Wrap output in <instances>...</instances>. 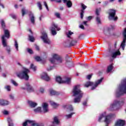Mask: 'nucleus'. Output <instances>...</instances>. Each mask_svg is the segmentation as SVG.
Masks as SVG:
<instances>
[{
  "mask_svg": "<svg viewBox=\"0 0 126 126\" xmlns=\"http://www.w3.org/2000/svg\"><path fill=\"white\" fill-rule=\"evenodd\" d=\"M42 107L43 112L44 113H47V112H48L49 109H48V103H44L42 104Z\"/></svg>",
  "mask_w": 126,
  "mask_h": 126,
  "instance_id": "5701e85b",
  "label": "nucleus"
},
{
  "mask_svg": "<svg viewBox=\"0 0 126 126\" xmlns=\"http://www.w3.org/2000/svg\"><path fill=\"white\" fill-rule=\"evenodd\" d=\"M4 35H2L1 37L2 44L3 45V47H6V51H7V53L8 54H10V52H11V49H10V47L7 45V41L5 39V37L6 38H7V39H8V38H9V31H8V30H4Z\"/></svg>",
  "mask_w": 126,
  "mask_h": 126,
  "instance_id": "7ed1b4c3",
  "label": "nucleus"
},
{
  "mask_svg": "<svg viewBox=\"0 0 126 126\" xmlns=\"http://www.w3.org/2000/svg\"><path fill=\"white\" fill-rule=\"evenodd\" d=\"M41 78L42 79H43V80H45V81H49V80L51 79L50 77L48 75V74L46 72H42L41 75Z\"/></svg>",
  "mask_w": 126,
  "mask_h": 126,
  "instance_id": "ddd939ff",
  "label": "nucleus"
},
{
  "mask_svg": "<svg viewBox=\"0 0 126 126\" xmlns=\"http://www.w3.org/2000/svg\"><path fill=\"white\" fill-rule=\"evenodd\" d=\"M100 10H101V9L99 8V9H96V15H99V13L100 12Z\"/></svg>",
  "mask_w": 126,
  "mask_h": 126,
  "instance_id": "de8ad7c7",
  "label": "nucleus"
},
{
  "mask_svg": "<svg viewBox=\"0 0 126 126\" xmlns=\"http://www.w3.org/2000/svg\"><path fill=\"white\" fill-rule=\"evenodd\" d=\"M63 109H67V110H69L70 112L73 111V107H72V106L67 105V104H64L63 105Z\"/></svg>",
  "mask_w": 126,
  "mask_h": 126,
  "instance_id": "6ab92c4d",
  "label": "nucleus"
},
{
  "mask_svg": "<svg viewBox=\"0 0 126 126\" xmlns=\"http://www.w3.org/2000/svg\"><path fill=\"white\" fill-rule=\"evenodd\" d=\"M63 1L64 3H66V5L67 7H71L72 6V2L70 0H63Z\"/></svg>",
  "mask_w": 126,
  "mask_h": 126,
  "instance_id": "393cba45",
  "label": "nucleus"
},
{
  "mask_svg": "<svg viewBox=\"0 0 126 126\" xmlns=\"http://www.w3.org/2000/svg\"><path fill=\"white\" fill-rule=\"evenodd\" d=\"M92 77V75H88L87 76V79H90Z\"/></svg>",
  "mask_w": 126,
  "mask_h": 126,
  "instance_id": "6e6d98bb",
  "label": "nucleus"
},
{
  "mask_svg": "<svg viewBox=\"0 0 126 126\" xmlns=\"http://www.w3.org/2000/svg\"><path fill=\"white\" fill-rule=\"evenodd\" d=\"M26 86L27 87V90L28 92H34V89L33 87L30 85V84L29 83L26 84Z\"/></svg>",
  "mask_w": 126,
  "mask_h": 126,
  "instance_id": "a211bd4d",
  "label": "nucleus"
},
{
  "mask_svg": "<svg viewBox=\"0 0 126 126\" xmlns=\"http://www.w3.org/2000/svg\"><path fill=\"white\" fill-rule=\"evenodd\" d=\"M102 81H103V78H101L100 79L97 80V82H95V84H94L92 82L89 81L86 82L84 84V86L85 87H89V86H92V90H94V89H95L96 87H97V86H98V85H99V84H100V83L102 82Z\"/></svg>",
  "mask_w": 126,
  "mask_h": 126,
  "instance_id": "6e6552de",
  "label": "nucleus"
},
{
  "mask_svg": "<svg viewBox=\"0 0 126 126\" xmlns=\"http://www.w3.org/2000/svg\"><path fill=\"white\" fill-rule=\"evenodd\" d=\"M28 103L31 108H35L37 105L36 102H33L31 100H29Z\"/></svg>",
  "mask_w": 126,
  "mask_h": 126,
  "instance_id": "4be33fe9",
  "label": "nucleus"
},
{
  "mask_svg": "<svg viewBox=\"0 0 126 126\" xmlns=\"http://www.w3.org/2000/svg\"><path fill=\"white\" fill-rule=\"evenodd\" d=\"M44 4L47 10H49V7H48V4H47V2L46 1L44 2Z\"/></svg>",
  "mask_w": 126,
  "mask_h": 126,
  "instance_id": "09e8293b",
  "label": "nucleus"
},
{
  "mask_svg": "<svg viewBox=\"0 0 126 126\" xmlns=\"http://www.w3.org/2000/svg\"><path fill=\"white\" fill-rule=\"evenodd\" d=\"M96 21L97 24H101V19H100V17H99V16H97L96 17Z\"/></svg>",
  "mask_w": 126,
  "mask_h": 126,
  "instance_id": "c9c22d12",
  "label": "nucleus"
},
{
  "mask_svg": "<svg viewBox=\"0 0 126 126\" xmlns=\"http://www.w3.org/2000/svg\"><path fill=\"white\" fill-rule=\"evenodd\" d=\"M50 30L52 35H57V32H56V30L60 31V30H61V28L58 27V25H56L54 23H52L50 28Z\"/></svg>",
  "mask_w": 126,
  "mask_h": 126,
  "instance_id": "9b49d317",
  "label": "nucleus"
},
{
  "mask_svg": "<svg viewBox=\"0 0 126 126\" xmlns=\"http://www.w3.org/2000/svg\"><path fill=\"white\" fill-rule=\"evenodd\" d=\"M86 104H87V102L86 101H85L83 103V105L84 106H86Z\"/></svg>",
  "mask_w": 126,
  "mask_h": 126,
  "instance_id": "e2e57ef3",
  "label": "nucleus"
},
{
  "mask_svg": "<svg viewBox=\"0 0 126 126\" xmlns=\"http://www.w3.org/2000/svg\"><path fill=\"white\" fill-rule=\"evenodd\" d=\"M80 28H81V29H84V26L82 25H80L79 26Z\"/></svg>",
  "mask_w": 126,
  "mask_h": 126,
  "instance_id": "052dcab7",
  "label": "nucleus"
},
{
  "mask_svg": "<svg viewBox=\"0 0 126 126\" xmlns=\"http://www.w3.org/2000/svg\"><path fill=\"white\" fill-rule=\"evenodd\" d=\"M2 113H3V115H8V111H7L6 110H3L2 111Z\"/></svg>",
  "mask_w": 126,
  "mask_h": 126,
  "instance_id": "8fccbe9b",
  "label": "nucleus"
},
{
  "mask_svg": "<svg viewBox=\"0 0 126 126\" xmlns=\"http://www.w3.org/2000/svg\"><path fill=\"white\" fill-rule=\"evenodd\" d=\"M9 104V102L7 100L0 99V105L1 106H6V105H8Z\"/></svg>",
  "mask_w": 126,
  "mask_h": 126,
  "instance_id": "aec40b11",
  "label": "nucleus"
},
{
  "mask_svg": "<svg viewBox=\"0 0 126 126\" xmlns=\"http://www.w3.org/2000/svg\"><path fill=\"white\" fill-rule=\"evenodd\" d=\"M0 23L2 28L4 29L5 28V23H4V21H3V20H1Z\"/></svg>",
  "mask_w": 126,
  "mask_h": 126,
  "instance_id": "f704fd0d",
  "label": "nucleus"
},
{
  "mask_svg": "<svg viewBox=\"0 0 126 126\" xmlns=\"http://www.w3.org/2000/svg\"><path fill=\"white\" fill-rule=\"evenodd\" d=\"M35 60L36 61V62H41V61H42V59H41V58L39 56H36L34 58Z\"/></svg>",
  "mask_w": 126,
  "mask_h": 126,
  "instance_id": "ea45409f",
  "label": "nucleus"
},
{
  "mask_svg": "<svg viewBox=\"0 0 126 126\" xmlns=\"http://www.w3.org/2000/svg\"><path fill=\"white\" fill-rule=\"evenodd\" d=\"M60 124V120H59V117L55 116L54 117L53 125L55 126Z\"/></svg>",
  "mask_w": 126,
  "mask_h": 126,
  "instance_id": "412c9836",
  "label": "nucleus"
},
{
  "mask_svg": "<svg viewBox=\"0 0 126 126\" xmlns=\"http://www.w3.org/2000/svg\"><path fill=\"white\" fill-rule=\"evenodd\" d=\"M72 115H74V113H71V114H70L69 115H66L65 116L66 119H70V118H71L72 117Z\"/></svg>",
  "mask_w": 126,
  "mask_h": 126,
  "instance_id": "72a5a7b5",
  "label": "nucleus"
},
{
  "mask_svg": "<svg viewBox=\"0 0 126 126\" xmlns=\"http://www.w3.org/2000/svg\"><path fill=\"white\" fill-rule=\"evenodd\" d=\"M115 0H109L110 2H113Z\"/></svg>",
  "mask_w": 126,
  "mask_h": 126,
  "instance_id": "338daca9",
  "label": "nucleus"
},
{
  "mask_svg": "<svg viewBox=\"0 0 126 126\" xmlns=\"http://www.w3.org/2000/svg\"><path fill=\"white\" fill-rule=\"evenodd\" d=\"M30 18L32 24H35V17H34V15L33 13H30Z\"/></svg>",
  "mask_w": 126,
  "mask_h": 126,
  "instance_id": "b1692460",
  "label": "nucleus"
},
{
  "mask_svg": "<svg viewBox=\"0 0 126 126\" xmlns=\"http://www.w3.org/2000/svg\"><path fill=\"white\" fill-rule=\"evenodd\" d=\"M2 76H3V77H5L6 75L5 74H3Z\"/></svg>",
  "mask_w": 126,
  "mask_h": 126,
  "instance_id": "69168bd1",
  "label": "nucleus"
},
{
  "mask_svg": "<svg viewBox=\"0 0 126 126\" xmlns=\"http://www.w3.org/2000/svg\"><path fill=\"white\" fill-rule=\"evenodd\" d=\"M21 89H22V90H26V89L27 90V87H26V84H25V86H23L21 88Z\"/></svg>",
  "mask_w": 126,
  "mask_h": 126,
  "instance_id": "864d4df0",
  "label": "nucleus"
},
{
  "mask_svg": "<svg viewBox=\"0 0 126 126\" xmlns=\"http://www.w3.org/2000/svg\"><path fill=\"white\" fill-rule=\"evenodd\" d=\"M73 96L75 98L74 99V103H80L81 101V98L83 96V93L80 90V87L79 85H77L74 87L72 91Z\"/></svg>",
  "mask_w": 126,
  "mask_h": 126,
  "instance_id": "f257e3e1",
  "label": "nucleus"
},
{
  "mask_svg": "<svg viewBox=\"0 0 126 126\" xmlns=\"http://www.w3.org/2000/svg\"><path fill=\"white\" fill-rule=\"evenodd\" d=\"M67 44L70 45V46H74L77 43L76 40H73L72 38H69V39H67L66 41Z\"/></svg>",
  "mask_w": 126,
  "mask_h": 126,
  "instance_id": "dca6fc26",
  "label": "nucleus"
},
{
  "mask_svg": "<svg viewBox=\"0 0 126 126\" xmlns=\"http://www.w3.org/2000/svg\"><path fill=\"white\" fill-rule=\"evenodd\" d=\"M15 8H17L18 7H17V5H15Z\"/></svg>",
  "mask_w": 126,
  "mask_h": 126,
  "instance_id": "774afa93",
  "label": "nucleus"
},
{
  "mask_svg": "<svg viewBox=\"0 0 126 126\" xmlns=\"http://www.w3.org/2000/svg\"><path fill=\"white\" fill-rule=\"evenodd\" d=\"M124 94H126V79L122 81L121 84L119 85L118 89L116 90L115 95L117 98H119Z\"/></svg>",
  "mask_w": 126,
  "mask_h": 126,
  "instance_id": "f03ea898",
  "label": "nucleus"
},
{
  "mask_svg": "<svg viewBox=\"0 0 126 126\" xmlns=\"http://www.w3.org/2000/svg\"><path fill=\"white\" fill-rule=\"evenodd\" d=\"M52 58L49 59L51 63L59 64V63H63V58H62L59 54H53L52 55Z\"/></svg>",
  "mask_w": 126,
  "mask_h": 126,
  "instance_id": "423d86ee",
  "label": "nucleus"
},
{
  "mask_svg": "<svg viewBox=\"0 0 126 126\" xmlns=\"http://www.w3.org/2000/svg\"><path fill=\"white\" fill-rule=\"evenodd\" d=\"M41 39L43 40L44 43H45V44H51V41L48 38V35H47V33L45 32H42Z\"/></svg>",
  "mask_w": 126,
  "mask_h": 126,
  "instance_id": "f8f14e48",
  "label": "nucleus"
},
{
  "mask_svg": "<svg viewBox=\"0 0 126 126\" xmlns=\"http://www.w3.org/2000/svg\"><path fill=\"white\" fill-rule=\"evenodd\" d=\"M31 68L32 69L33 71H36V66H34V64L32 63L31 64Z\"/></svg>",
  "mask_w": 126,
  "mask_h": 126,
  "instance_id": "a19ab883",
  "label": "nucleus"
},
{
  "mask_svg": "<svg viewBox=\"0 0 126 126\" xmlns=\"http://www.w3.org/2000/svg\"><path fill=\"white\" fill-rule=\"evenodd\" d=\"M88 21H84L83 22V24H84L86 26H88V25H87V23H88Z\"/></svg>",
  "mask_w": 126,
  "mask_h": 126,
  "instance_id": "bf43d9fd",
  "label": "nucleus"
},
{
  "mask_svg": "<svg viewBox=\"0 0 126 126\" xmlns=\"http://www.w3.org/2000/svg\"><path fill=\"white\" fill-rule=\"evenodd\" d=\"M87 20H91L92 19V16H90L87 17Z\"/></svg>",
  "mask_w": 126,
  "mask_h": 126,
  "instance_id": "13d9d810",
  "label": "nucleus"
},
{
  "mask_svg": "<svg viewBox=\"0 0 126 126\" xmlns=\"http://www.w3.org/2000/svg\"><path fill=\"white\" fill-rule=\"evenodd\" d=\"M39 91L40 92H41V93H44V91H45V89H44L43 88H40Z\"/></svg>",
  "mask_w": 126,
  "mask_h": 126,
  "instance_id": "3c124183",
  "label": "nucleus"
},
{
  "mask_svg": "<svg viewBox=\"0 0 126 126\" xmlns=\"http://www.w3.org/2000/svg\"><path fill=\"white\" fill-rule=\"evenodd\" d=\"M35 113H41L42 112L41 107H37L36 109H34Z\"/></svg>",
  "mask_w": 126,
  "mask_h": 126,
  "instance_id": "2f4dec72",
  "label": "nucleus"
},
{
  "mask_svg": "<svg viewBox=\"0 0 126 126\" xmlns=\"http://www.w3.org/2000/svg\"><path fill=\"white\" fill-rule=\"evenodd\" d=\"M125 125H126V121L125 120L119 119L115 123V126H125Z\"/></svg>",
  "mask_w": 126,
  "mask_h": 126,
  "instance_id": "4468645a",
  "label": "nucleus"
},
{
  "mask_svg": "<svg viewBox=\"0 0 126 126\" xmlns=\"http://www.w3.org/2000/svg\"><path fill=\"white\" fill-rule=\"evenodd\" d=\"M50 105L53 106L54 108H57L59 106V104L54 102V101H50Z\"/></svg>",
  "mask_w": 126,
  "mask_h": 126,
  "instance_id": "c85d7f7f",
  "label": "nucleus"
},
{
  "mask_svg": "<svg viewBox=\"0 0 126 126\" xmlns=\"http://www.w3.org/2000/svg\"><path fill=\"white\" fill-rule=\"evenodd\" d=\"M56 80L57 82L60 84L62 83H66V84H69V83H70L71 79L70 78L65 77L64 78L63 80H62L61 77L58 76L56 77Z\"/></svg>",
  "mask_w": 126,
  "mask_h": 126,
  "instance_id": "1a4fd4ad",
  "label": "nucleus"
},
{
  "mask_svg": "<svg viewBox=\"0 0 126 126\" xmlns=\"http://www.w3.org/2000/svg\"><path fill=\"white\" fill-rule=\"evenodd\" d=\"M50 95H51V96L53 95H59V93H58V92H56V91H54L53 90H50Z\"/></svg>",
  "mask_w": 126,
  "mask_h": 126,
  "instance_id": "bb28decb",
  "label": "nucleus"
},
{
  "mask_svg": "<svg viewBox=\"0 0 126 126\" xmlns=\"http://www.w3.org/2000/svg\"><path fill=\"white\" fill-rule=\"evenodd\" d=\"M10 16L13 18V19H16V16L14 14H11Z\"/></svg>",
  "mask_w": 126,
  "mask_h": 126,
  "instance_id": "603ef678",
  "label": "nucleus"
},
{
  "mask_svg": "<svg viewBox=\"0 0 126 126\" xmlns=\"http://www.w3.org/2000/svg\"><path fill=\"white\" fill-rule=\"evenodd\" d=\"M14 47L15 48L16 51L17 52H18V51H19V49H18V42H17V41H16V40H15Z\"/></svg>",
  "mask_w": 126,
  "mask_h": 126,
  "instance_id": "c756f323",
  "label": "nucleus"
},
{
  "mask_svg": "<svg viewBox=\"0 0 126 126\" xmlns=\"http://www.w3.org/2000/svg\"><path fill=\"white\" fill-rule=\"evenodd\" d=\"M113 69V64L109 65L107 67V72H110Z\"/></svg>",
  "mask_w": 126,
  "mask_h": 126,
  "instance_id": "473e14b6",
  "label": "nucleus"
},
{
  "mask_svg": "<svg viewBox=\"0 0 126 126\" xmlns=\"http://www.w3.org/2000/svg\"><path fill=\"white\" fill-rule=\"evenodd\" d=\"M5 89L7 90V91H11V87L10 86H6L4 87Z\"/></svg>",
  "mask_w": 126,
  "mask_h": 126,
  "instance_id": "58836bf2",
  "label": "nucleus"
},
{
  "mask_svg": "<svg viewBox=\"0 0 126 126\" xmlns=\"http://www.w3.org/2000/svg\"><path fill=\"white\" fill-rule=\"evenodd\" d=\"M125 104V99H121L120 101L118 100H115L113 103L110 105V110L115 111V110H118L121 108V107L124 106Z\"/></svg>",
  "mask_w": 126,
  "mask_h": 126,
  "instance_id": "20e7f679",
  "label": "nucleus"
},
{
  "mask_svg": "<svg viewBox=\"0 0 126 126\" xmlns=\"http://www.w3.org/2000/svg\"><path fill=\"white\" fill-rule=\"evenodd\" d=\"M11 82L13 84V85H14L15 86H18V84H17V83H16V82H15V81H14L13 80H12Z\"/></svg>",
  "mask_w": 126,
  "mask_h": 126,
  "instance_id": "79ce46f5",
  "label": "nucleus"
},
{
  "mask_svg": "<svg viewBox=\"0 0 126 126\" xmlns=\"http://www.w3.org/2000/svg\"><path fill=\"white\" fill-rule=\"evenodd\" d=\"M9 98L10 99H11V100H14V95L12 94H10Z\"/></svg>",
  "mask_w": 126,
  "mask_h": 126,
  "instance_id": "c03bdc74",
  "label": "nucleus"
},
{
  "mask_svg": "<svg viewBox=\"0 0 126 126\" xmlns=\"http://www.w3.org/2000/svg\"><path fill=\"white\" fill-rule=\"evenodd\" d=\"M55 16L58 18H61V14H60V13H55Z\"/></svg>",
  "mask_w": 126,
  "mask_h": 126,
  "instance_id": "a18cd8bd",
  "label": "nucleus"
},
{
  "mask_svg": "<svg viewBox=\"0 0 126 126\" xmlns=\"http://www.w3.org/2000/svg\"><path fill=\"white\" fill-rule=\"evenodd\" d=\"M56 2H62V0H55Z\"/></svg>",
  "mask_w": 126,
  "mask_h": 126,
  "instance_id": "680f3d73",
  "label": "nucleus"
},
{
  "mask_svg": "<svg viewBox=\"0 0 126 126\" xmlns=\"http://www.w3.org/2000/svg\"><path fill=\"white\" fill-rule=\"evenodd\" d=\"M120 55H121V52L119 51H117L114 53H113L111 57L112 58H115L117 57V56H120Z\"/></svg>",
  "mask_w": 126,
  "mask_h": 126,
  "instance_id": "a878e982",
  "label": "nucleus"
},
{
  "mask_svg": "<svg viewBox=\"0 0 126 126\" xmlns=\"http://www.w3.org/2000/svg\"><path fill=\"white\" fill-rule=\"evenodd\" d=\"M123 40L121 43V46H126V28L124 29L123 32Z\"/></svg>",
  "mask_w": 126,
  "mask_h": 126,
  "instance_id": "2eb2a0df",
  "label": "nucleus"
},
{
  "mask_svg": "<svg viewBox=\"0 0 126 126\" xmlns=\"http://www.w3.org/2000/svg\"><path fill=\"white\" fill-rule=\"evenodd\" d=\"M72 34H73V32H72L70 31H69L68 32L66 33V35L67 37L68 38V40H69V38H71L70 37V36H71Z\"/></svg>",
  "mask_w": 126,
  "mask_h": 126,
  "instance_id": "cd10ccee",
  "label": "nucleus"
},
{
  "mask_svg": "<svg viewBox=\"0 0 126 126\" xmlns=\"http://www.w3.org/2000/svg\"><path fill=\"white\" fill-rule=\"evenodd\" d=\"M42 17H43V15H41L40 17H39V20H40V21H41V20H42Z\"/></svg>",
  "mask_w": 126,
  "mask_h": 126,
  "instance_id": "0e129e2a",
  "label": "nucleus"
},
{
  "mask_svg": "<svg viewBox=\"0 0 126 126\" xmlns=\"http://www.w3.org/2000/svg\"><path fill=\"white\" fill-rule=\"evenodd\" d=\"M7 121L9 124V126H13V123H12V120H11V118H8Z\"/></svg>",
  "mask_w": 126,
  "mask_h": 126,
  "instance_id": "7c9ffc66",
  "label": "nucleus"
},
{
  "mask_svg": "<svg viewBox=\"0 0 126 126\" xmlns=\"http://www.w3.org/2000/svg\"><path fill=\"white\" fill-rule=\"evenodd\" d=\"M29 40L31 42H34L35 41V38L33 36L29 35Z\"/></svg>",
  "mask_w": 126,
  "mask_h": 126,
  "instance_id": "e433bc0d",
  "label": "nucleus"
},
{
  "mask_svg": "<svg viewBox=\"0 0 126 126\" xmlns=\"http://www.w3.org/2000/svg\"><path fill=\"white\" fill-rule=\"evenodd\" d=\"M112 117L113 115L109 114L107 115L106 112H104L99 116L98 118V122H102V121H103V119L104 118V122L107 124L106 126H108V124H110V123H111V121H112Z\"/></svg>",
  "mask_w": 126,
  "mask_h": 126,
  "instance_id": "0eeeda50",
  "label": "nucleus"
},
{
  "mask_svg": "<svg viewBox=\"0 0 126 126\" xmlns=\"http://www.w3.org/2000/svg\"><path fill=\"white\" fill-rule=\"evenodd\" d=\"M37 6L39 8V10H42V4L41 3V2H37Z\"/></svg>",
  "mask_w": 126,
  "mask_h": 126,
  "instance_id": "4c0bfd02",
  "label": "nucleus"
},
{
  "mask_svg": "<svg viewBox=\"0 0 126 126\" xmlns=\"http://www.w3.org/2000/svg\"><path fill=\"white\" fill-rule=\"evenodd\" d=\"M81 5L82 9L81 10L80 17L81 19H82L83 18V16L84 14V9H86V8H87V6H86V5H85L83 3H81Z\"/></svg>",
  "mask_w": 126,
  "mask_h": 126,
  "instance_id": "f3484780",
  "label": "nucleus"
},
{
  "mask_svg": "<svg viewBox=\"0 0 126 126\" xmlns=\"http://www.w3.org/2000/svg\"><path fill=\"white\" fill-rule=\"evenodd\" d=\"M35 49L37 51L40 50V47H39V46L37 45H35Z\"/></svg>",
  "mask_w": 126,
  "mask_h": 126,
  "instance_id": "4d7b16f0",
  "label": "nucleus"
},
{
  "mask_svg": "<svg viewBox=\"0 0 126 126\" xmlns=\"http://www.w3.org/2000/svg\"><path fill=\"white\" fill-rule=\"evenodd\" d=\"M53 68H54V67L53 66H50L49 67L47 68V70L48 71H50V70H52V69H53Z\"/></svg>",
  "mask_w": 126,
  "mask_h": 126,
  "instance_id": "5fc2aeb1",
  "label": "nucleus"
},
{
  "mask_svg": "<svg viewBox=\"0 0 126 126\" xmlns=\"http://www.w3.org/2000/svg\"><path fill=\"white\" fill-rule=\"evenodd\" d=\"M22 16H24L25 15V8H23L22 9Z\"/></svg>",
  "mask_w": 126,
  "mask_h": 126,
  "instance_id": "49530a36",
  "label": "nucleus"
},
{
  "mask_svg": "<svg viewBox=\"0 0 126 126\" xmlns=\"http://www.w3.org/2000/svg\"><path fill=\"white\" fill-rule=\"evenodd\" d=\"M27 51L29 53V54H33V51L32 50V49L28 48Z\"/></svg>",
  "mask_w": 126,
  "mask_h": 126,
  "instance_id": "37998d69",
  "label": "nucleus"
},
{
  "mask_svg": "<svg viewBox=\"0 0 126 126\" xmlns=\"http://www.w3.org/2000/svg\"><path fill=\"white\" fill-rule=\"evenodd\" d=\"M30 72V70L29 69L25 67H23V69L21 72H19L16 73L17 76L21 79H25V80H28L29 79V76L28 74Z\"/></svg>",
  "mask_w": 126,
  "mask_h": 126,
  "instance_id": "39448f33",
  "label": "nucleus"
},
{
  "mask_svg": "<svg viewBox=\"0 0 126 126\" xmlns=\"http://www.w3.org/2000/svg\"><path fill=\"white\" fill-rule=\"evenodd\" d=\"M109 13V19L110 20H114L116 21L118 19V17H116V11L114 9H110L108 11Z\"/></svg>",
  "mask_w": 126,
  "mask_h": 126,
  "instance_id": "9d476101",
  "label": "nucleus"
}]
</instances>
